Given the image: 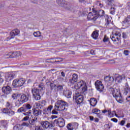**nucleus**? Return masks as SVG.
I'll use <instances>...</instances> for the list:
<instances>
[{"label":"nucleus","mask_w":130,"mask_h":130,"mask_svg":"<svg viewBox=\"0 0 130 130\" xmlns=\"http://www.w3.org/2000/svg\"><path fill=\"white\" fill-rule=\"evenodd\" d=\"M129 52V51H128V50H126L124 51V54H125V55L127 56L128 55V53Z\"/></svg>","instance_id":"obj_53"},{"label":"nucleus","mask_w":130,"mask_h":130,"mask_svg":"<svg viewBox=\"0 0 130 130\" xmlns=\"http://www.w3.org/2000/svg\"><path fill=\"white\" fill-rule=\"evenodd\" d=\"M111 120L112 121H113L114 122H117V121H118V120H117V119L115 118H112L111 119Z\"/></svg>","instance_id":"obj_54"},{"label":"nucleus","mask_w":130,"mask_h":130,"mask_svg":"<svg viewBox=\"0 0 130 130\" xmlns=\"http://www.w3.org/2000/svg\"><path fill=\"white\" fill-rule=\"evenodd\" d=\"M98 36H99V34L97 31H94L91 34V37L93 38V39H97L98 38Z\"/></svg>","instance_id":"obj_33"},{"label":"nucleus","mask_w":130,"mask_h":130,"mask_svg":"<svg viewBox=\"0 0 130 130\" xmlns=\"http://www.w3.org/2000/svg\"><path fill=\"white\" fill-rule=\"evenodd\" d=\"M106 25H108L109 24H110V21L107 19H106Z\"/></svg>","instance_id":"obj_59"},{"label":"nucleus","mask_w":130,"mask_h":130,"mask_svg":"<svg viewBox=\"0 0 130 130\" xmlns=\"http://www.w3.org/2000/svg\"><path fill=\"white\" fill-rule=\"evenodd\" d=\"M52 108H53L52 105L49 106L47 108H45L43 110V114L47 116L50 115V114H51V110H52Z\"/></svg>","instance_id":"obj_13"},{"label":"nucleus","mask_w":130,"mask_h":130,"mask_svg":"<svg viewBox=\"0 0 130 130\" xmlns=\"http://www.w3.org/2000/svg\"><path fill=\"white\" fill-rule=\"evenodd\" d=\"M35 130H43V128H42V126H36Z\"/></svg>","instance_id":"obj_51"},{"label":"nucleus","mask_w":130,"mask_h":130,"mask_svg":"<svg viewBox=\"0 0 130 130\" xmlns=\"http://www.w3.org/2000/svg\"><path fill=\"white\" fill-rule=\"evenodd\" d=\"M92 112L94 114H96V116L99 117V118H103V116H102L101 115H100V113H101V111L100 110L97 108H94L92 109Z\"/></svg>","instance_id":"obj_22"},{"label":"nucleus","mask_w":130,"mask_h":130,"mask_svg":"<svg viewBox=\"0 0 130 130\" xmlns=\"http://www.w3.org/2000/svg\"><path fill=\"white\" fill-rule=\"evenodd\" d=\"M8 95L9 94H7L6 93H4L3 94H2L1 95V98L2 99H7V98H8Z\"/></svg>","instance_id":"obj_45"},{"label":"nucleus","mask_w":130,"mask_h":130,"mask_svg":"<svg viewBox=\"0 0 130 130\" xmlns=\"http://www.w3.org/2000/svg\"><path fill=\"white\" fill-rule=\"evenodd\" d=\"M1 112L5 114H7L9 116H13V115H15V111H13L12 109H1Z\"/></svg>","instance_id":"obj_17"},{"label":"nucleus","mask_w":130,"mask_h":130,"mask_svg":"<svg viewBox=\"0 0 130 130\" xmlns=\"http://www.w3.org/2000/svg\"><path fill=\"white\" fill-rule=\"evenodd\" d=\"M24 109H25V111H27V110H30L31 108H32V106L29 104H27L24 106Z\"/></svg>","instance_id":"obj_35"},{"label":"nucleus","mask_w":130,"mask_h":130,"mask_svg":"<svg viewBox=\"0 0 130 130\" xmlns=\"http://www.w3.org/2000/svg\"><path fill=\"white\" fill-rule=\"evenodd\" d=\"M5 106L6 108L2 109H6L7 110H8L12 109V108H13V105H12V104L10 103V102H7Z\"/></svg>","instance_id":"obj_31"},{"label":"nucleus","mask_w":130,"mask_h":130,"mask_svg":"<svg viewBox=\"0 0 130 130\" xmlns=\"http://www.w3.org/2000/svg\"><path fill=\"white\" fill-rule=\"evenodd\" d=\"M8 128V123L6 120L0 121V130H7Z\"/></svg>","instance_id":"obj_20"},{"label":"nucleus","mask_w":130,"mask_h":130,"mask_svg":"<svg viewBox=\"0 0 130 130\" xmlns=\"http://www.w3.org/2000/svg\"><path fill=\"white\" fill-rule=\"evenodd\" d=\"M39 89L37 88H34L31 89V93L32 95V98L36 101H38L41 99V94H42V91L45 90V85L43 83H41L38 85Z\"/></svg>","instance_id":"obj_1"},{"label":"nucleus","mask_w":130,"mask_h":130,"mask_svg":"<svg viewBox=\"0 0 130 130\" xmlns=\"http://www.w3.org/2000/svg\"><path fill=\"white\" fill-rule=\"evenodd\" d=\"M122 79H123L122 76L117 74L116 75V76L114 78L115 82H116V83H121V82H122Z\"/></svg>","instance_id":"obj_24"},{"label":"nucleus","mask_w":130,"mask_h":130,"mask_svg":"<svg viewBox=\"0 0 130 130\" xmlns=\"http://www.w3.org/2000/svg\"><path fill=\"white\" fill-rule=\"evenodd\" d=\"M115 8L112 7L110 9V13L111 15H115Z\"/></svg>","instance_id":"obj_40"},{"label":"nucleus","mask_w":130,"mask_h":130,"mask_svg":"<svg viewBox=\"0 0 130 130\" xmlns=\"http://www.w3.org/2000/svg\"><path fill=\"white\" fill-rule=\"evenodd\" d=\"M20 34V30L18 29H15L13 30L11 32H10V37H8L6 40H5V41H9L11 40V39H13L14 38L15 36H17Z\"/></svg>","instance_id":"obj_9"},{"label":"nucleus","mask_w":130,"mask_h":130,"mask_svg":"<svg viewBox=\"0 0 130 130\" xmlns=\"http://www.w3.org/2000/svg\"><path fill=\"white\" fill-rule=\"evenodd\" d=\"M41 109L39 108L38 109H34L32 110V113L35 117L38 116L41 114L42 111L40 110Z\"/></svg>","instance_id":"obj_23"},{"label":"nucleus","mask_w":130,"mask_h":130,"mask_svg":"<svg viewBox=\"0 0 130 130\" xmlns=\"http://www.w3.org/2000/svg\"><path fill=\"white\" fill-rule=\"evenodd\" d=\"M51 90H53L54 89V87L56 86V85L54 84L53 83H51L50 84Z\"/></svg>","instance_id":"obj_48"},{"label":"nucleus","mask_w":130,"mask_h":130,"mask_svg":"<svg viewBox=\"0 0 130 130\" xmlns=\"http://www.w3.org/2000/svg\"><path fill=\"white\" fill-rule=\"evenodd\" d=\"M108 115H109V117H113L114 116L113 115V114L112 113L111 109L108 110Z\"/></svg>","instance_id":"obj_44"},{"label":"nucleus","mask_w":130,"mask_h":130,"mask_svg":"<svg viewBox=\"0 0 130 130\" xmlns=\"http://www.w3.org/2000/svg\"><path fill=\"white\" fill-rule=\"evenodd\" d=\"M121 34L118 30H115L113 35H111V39L114 42H117L120 40Z\"/></svg>","instance_id":"obj_8"},{"label":"nucleus","mask_w":130,"mask_h":130,"mask_svg":"<svg viewBox=\"0 0 130 130\" xmlns=\"http://www.w3.org/2000/svg\"><path fill=\"white\" fill-rule=\"evenodd\" d=\"M122 37L124 39H127L128 38V33L125 32H122Z\"/></svg>","instance_id":"obj_38"},{"label":"nucleus","mask_w":130,"mask_h":130,"mask_svg":"<svg viewBox=\"0 0 130 130\" xmlns=\"http://www.w3.org/2000/svg\"><path fill=\"white\" fill-rule=\"evenodd\" d=\"M90 53L91 54H92V55H95V51H94V50H91L90 51Z\"/></svg>","instance_id":"obj_60"},{"label":"nucleus","mask_w":130,"mask_h":130,"mask_svg":"<svg viewBox=\"0 0 130 130\" xmlns=\"http://www.w3.org/2000/svg\"><path fill=\"white\" fill-rule=\"evenodd\" d=\"M110 79H111V77H110V76H107L104 78V80L106 82H109V81H110Z\"/></svg>","instance_id":"obj_42"},{"label":"nucleus","mask_w":130,"mask_h":130,"mask_svg":"<svg viewBox=\"0 0 130 130\" xmlns=\"http://www.w3.org/2000/svg\"><path fill=\"white\" fill-rule=\"evenodd\" d=\"M79 124L77 122L71 123L68 124L67 127L68 130H74L76 128H78Z\"/></svg>","instance_id":"obj_16"},{"label":"nucleus","mask_w":130,"mask_h":130,"mask_svg":"<svg viewBox=\"0 0 130 130\" xmlns=\"http://www.w3.org/2000/svg\"><path fill=\"white\" fill-rule=\"evenodd\" d=\"M30 94H27L26 95L24 93H19V99H18L15 102V106L19 107L21 106L24 103H26L29 100V97H30Z\"/></svg>","instance_id":"obj_4"},{"label":"nucleus","mask_w":130,"mask_h":130,"mask_svg":"<svg viewBox=\"0 0 130 130\" xmlns=\"http://www.w3.org/2000/svg\"><path fill=\"white\" fill-rule=\"evenodd\" d=\"M102 113H104V114L106 113L107 112L108 113V110L105 109V110L102 111Z\"/></svg>","instance_id":"obj_58"},{"label":"nucleus","mask_w":130,"mask_h":130,"mask_svg":"<svg viewBox=\"0 0 130 130\" xmlns=\"http://www.w3.org/2000/svg\"><path fill=\"white\" fill-rule=\"evenodd\" d=\"M41 124L45 128H48L49 127H52L53 126L52 123H50L47 121H42Z\"/></svg>","instance_id":"obj_21"},{"label":"nucleus","mask_w":130,"mask_h":130,"mask_svg":"<svg viewBox=\"0 0 130 130\" xmlns=\"http://www.w3.org/2000/svg\"><path fill=\"white\" fill-rule=\"evenodd\" d=\"M63 94L67 98H71L72 96V91L70 90L64 91Z\"/></svg>","instance_id":"obj_29"},{"label":"nucleus","mask_w":130,"mask_h":130,"mask_svg":"<svg viewBox=\"0 0 130 130\" xmlns=\"http://www.w3.org/2000/svg\"><path fill=\"white\" fill-rule=\"evenodd\" d=\"M26 82V80L24 78H17L13 80L12 85L14 88H19L22 87Z\"/></svg>","instance_id":"obj_6"},{"label":"nucleus","mask_w":130,"mask_h":130,"mask_svg":"<svg viewBox=\"0 0 130 130\" xmlns=\"http://www.w3.org/2000/svg\"><path fill=\"white\" fill-rule=\"evenodd\" d=\"M75 88L76 89V90H79V89L82 88L81 93H83V94H86L88 91V87L86 85V82L83 80H81L79 82L77 83V85L75 86Z\"/></svg>","instance_id":"obj_5"},{"label":"nucleus","mask_w":130,"mask_h":130,"mask_svg":"<svg viewBox=\"0 0 130 130\" xmlns=\"http://www.w3.org/2000/svg\"><path fill=\"white\" fill-rule=\"evenodd\" d=\"M38 118L37 117H32V119L29 121V124L31 125H35V123L37 122Z\"/></svg>","instance_id":"obj_27"},{"label":"nucleus","mask_w":130,"mask_h":130,"mask_svg":"<svg viewBox=\"0 0 130 130\" xmlns=\"http://www.w3.org/2000/svg\"><path fill=\"white\" fill-rule=\"evenodd\" d=\"M78 79H79V76L77 74H73L72 78L69 79V83L71 85H74L75 83L78 82Z\"/></svg>","instance_id":"obj_15"},{"label":"nucleus","mask_w":130,"mask_h":130,"mask_svg":"<svg viewBox=\"0 0 130 130\" xmlns=\"http://www.w3.org/2000/svg\"><path fill=\"white\" fill-rule=\"evenodd\" d=\"M61 77H66V74H64V72H61Z\"/></svg>","instance_id":"obj_63"},{"label":"nucleus","mask_w":130,"mask_h":130,"mask_svg":"<svg viewBox=\"0 0 130 130\" xmlns=\"http://www.w3.org/2000/svg\"><path fill=\"white\" fill-rule=\"evenodd\" d=\"M57 88L58 91H62V90H63V87L62 85H58L57 86Z\"/></svg>","instance_id":"obj_46"},{"label":"nucleus","mask_w":130,"mask_h":130,"mask_svg":"<svg viewBox=\"0 0 130 130\" xmlns=\"http://www.w3.org/2000/svg\"><path fill=\"white\" fill-rule=\"evenodd\" d=\"M51 118L52 119H54V118H57V116L52 115Z\"/></svg>","instance_id":"obj_62"},{"label":"nucleus","mask_w":130,"mask_h":130,"mask_svg":"<svg viewBox=\"0 0 130 130\" xmlns=\"http://www.w3.org/2000/svg\"><path fill=\"white\" fill-rule=\"evenodd\" d=\"M32 114V111L29 110L28 112L26 111L23 113V115H25V116H28V117L29 116H31V115Z\"/></svg>","instance_id":"obj_37"},{"label":"nucleus","mask_w":130,"mask_h":130,"mask_svg":"<svg viewBox=\"0 0 130 130\" xmlns=\"http://www.w3.org/2000/svg\"><path fill=\"white\" fill-rule=\"evenodd\" d=\"M58 59L59 60V61H63V59H62V58H60V57H58V58H54V59Z\"/></svg>","instance_id":"obj_56"},{"label":"nucleus","mask_w":130,"mask_h":130,"mask_svg":"<svg viewBox=\"0 0 130 130\" xmlns=\"http://www.w3.org/2000/svg\"><path fill=\"white\" fill-rule=\"evenodd\" d=\"M95 86L98 91H99L100 92L103 91V89H104V86L103 85V84H102V82H101L100 80H97L95 82Z\"/></svg>","instance_id":"obj_12"},{"label":"nucleus","mask_w":130,"mask_h":130,"mask_svg":"<svg viewBox=\"0 0 130 130\" xmlns=\"http://www.w3.org/2000/svg\"><path fill=\"white\" fill-rule=\"evenodd\" d=\"M126 100H127L128 102L130 101V95L128 96L127 98H126Z\"/></svg>","instance_id":"obj_64"},{"label":"nucleus","mask_w":130,"mask_h":130,"mask_svg":"<svg viewBox=\"0 0 130 130\" xmlns=\"http://www.w3.org/2000/svg\"><path fill=\"white\" fill-rule=\"evenodd\" d=\"M89 0H79L80 3H88Z\"/></svg>","instance_id":"obj_57"},{"label":"nucleus","mask_w":130,"mask_h":130,"mask_svg":"<svg viewBox=\"0 0 130 130\" xmlns=\"http://www.w3.org/2000/svg\"><path fill=\"white\" fill-rule=\"evenodd\" d=\"M98 5H99L100 8H102V7H103V5L101 3H100L99 1H98Z\"/></svg>","instance_id":"obj_61"},{"label":"nucleus","mask_w":130,"mask_h":130,"mask_svg":"<svg viewBox=\"0 0 130 130\" xmlns=\"http://www.w3.org/2000/svg\"><path fill=\"white\" fill-rule=\"evenodd\" d=\"M22 126H26L27 127H31V125H30V124L27 122H23L21 124Z\"/></svg>","instance_id":"obj_41"},{"label":"nucleus","mask_w":130,"mask_h":130,"mask_svg":"<svg viewBox=\"0 0 130 130\" xmlns=\"http://www.w3.org/2000/svg\"><path fill=\"white\" fill-rule=\"evenodd\" d=\"M17 112L21 113V112H26V109L24 107H22L17 110Z\"/></svg>","instance_id":"obj_36"},{"label":"nucleus","mask_w":130,"mask_h":130,"mask_svg":"<svg viewBox=\"0 0 130 130\" xmlns=\"http://www.w3.org/2000/svg\"><path fill=\"white\" fill-rule=\"evenodd\" d=\"M128 93H130V87L127 83H125V87L124 88V95H127Z\"/></svg>","instance_id":"obj_28"},{"label":"nucleus","mask_w":130,"mask_h":130,"mask_svg":"<svg viewBox=\"0 0 130 130\" xmlns=\"http://www.w3.org/2000/svg\"><path fill=\"white\" fill-rule=\"evenodd\" d=\"M124 123H125V121L122 120L121 121L120 123H119V124H120V125H124Z\"/></svg>","instance_id":"obj_55"},{"label":"nucleus","mask_w":130,"mask_h":130,"mask_svg":"<svg viewBox=\"0 0 130 130\" xmlns=\"http://www.w3.org/2000/svg\"><path fill=\"white\" fill-rule=\"evenodd\" d=\"M87 18L89 19V20H93V21H96V20L98 19V17L96 16V10L92 9V12L89 13Z\"/></svg>","instance_id":"obj_11"},{"label":"nucleus","mask_w":130,"mask_h":130,"mask_svg":"<svg viewBox=\"0 0 130 130\" xmlns=\"http://www.w3.org/2000/svg\"><path fill=\"white\" fill-rule=\"evenodd\" d=\"M46 102L45 101H42L39 104H37V106L40 109H42L44 106H45Z\"/></svg>","instance_id":"obj_30"},{"label":"nucleus","mask_w":130,"mask_h":130,"mask_svg":"<svg viewBox=\"0 0 130 130\" xmlns=\"http://www.w3.org/2000/svg\"><path fill=\"white\" fill-rule=\"evenodd\" d=\"M52 123L56 126H59V127H63L66 125V121L64 119L62 118H59L57 119H55L52 121Z\"/></svg>","instance_id":"obj_7"},{"label":"nucleus","mask_w":130,"mask_h":130,"mask_svg":"<svg viewBox=\"0 0 130 130\" xmlns=\"http://www.w3.org/2000/svg\"><path fill=\"white\" fill-rule=\"evenodd\" d=\"M73 99H75L77 104H81L84 101V96L80 93H78L73 96Z\"/></svg>","instance_id":"obj_10"},{"label":"nucleus","mask_w":130,"mask_h":130,"mask_svg":"<svg viewBox=\"0 0 130 130\" xmlns=\"http://www.w3.org/2000/svg\"><path fill=\"white\" fill-rule=\"evenodd\" d=\"M89 102L91 106H92L93 107H95L97 105V100L94 98H91L89 100Z\"/></svg>","instance_id":"obj_25"},{"label":"nucleus","mask_w":130,"mask_h":130,"mask_svg":"<svg viewBox=\"0 0 130 130\" xmlns=\"http://www.w3.org/2000/svg\"><path fill=\"white\" fill-rule=\"evenodd\" d=\"M29 120V117L25 116L22 119V121H27Z\"/></svg>","instance_id":"obj_52"},{"label":"nucleus","mask_w":130,"mask_h":130,"mask_svg":"<svg viewBox=\"0 0 130 130\" xmlns=\"http://www.w3.org/2000/svg\"><path fill=\"white\" fill-rule=\"evenodd\" d=\"M3 72H0V84L2 85L3 83L4 82V78H3Z\"/></svg>","instance_id":"obj_39"},{"label":"nucleus","mask_w":130,"mask_h":130,"mask_svg":"<svg viewBox=\"0 0 130 130\" xmlns=\"http://www.w3.org/2000/svg\"><path fill=\"white\" fill-rule=\"evenodd\" d=\"M40 32L39 31H37V32H35L34 33V36H35V37H40Z\"/></svg>","instance_id":"obj_47"},{"label":"nucleus","mask_w":130,"mask_h":130,"mask_svg":"<svg viewBox=\"0 0 130 130\" xmlns=\"http://www.w3.org/2000/svg\"><path fill=\"white\" fill-rule=\"evenodd\" d=\"M66 107L69 106V104H68L66 102L62 100H59L55 104L54 108L55 109L53 110L51 113L52 114H58V112L56 111V110H58L59 111H63L66 109Z\"/></svg>","instance_id":"obj_2"},{"label":"nucleus","mask_w":130,"mask_h":130,"mask_svg":"<svg viewBox=\"0 0 130 130\" xmlns=\"http://www.w3.org/2000/svg\"><path fill=\"white\" fill-rule=\"evenodd\" d=\"M113 1L114 0H106V4H107V5H108V6H110V5H111V3H112V2H113Z\"/></svg>","instance_id":"obj_49"},{"label":"nucleus","mask_w":130,"mask_h":130,"mask_svg":"<svg viewBox=\"0 0 130 130\" xmlns=\"http://www.w3.org/2000/svg\"><path fill=\"white\" fill-rule=\"evenodd\" d=\"M20 97V93H13L12 95V98L14 99V100H16V99H19Z\"/></svg>","instance_id":"obj_34"},{"label":"nucleus","mask_w":130,"mask_h":130,"mask_svg":"<svg viewBox=\"0 0 130 130\" xmlns=\"http://www.w3.org/2000/svg\"><path fill=\"white\" fill-rule=\"evenodd\" d=\"M124 24H126L127 25H130V15L127 16L124 20L122 21Z\"/></svg>","instance_id":"obj_32"},{"label":"nucleus","mask_w":130,"mask_h":130,"mask_svg":"<svg viewBox=\"0 0 130 130\" xmlns=\"http://www.w3.org/2000/svg\"><path fill=\"white\" fill-rule=\"evenodd\" d=\"M51 59H54V58H48L45 61V62H49V63H52L54 62L53 61H48V60H51Z\"/></svg>","instance_id":"obj_50"},{"label":"nucleus","mask_w":130,"mask_h":130,"mask_svg":"<svg viewBox=\"0 0 130 130\" xmlns=\"http://www.w3.org/2000/svg\"><path fill=\"white\" fill-rule=\"evenodd\" d=\"M109 91L110 94H112L113 96L115 98L118 103H122V96L119 89L110 87Z\"/></svg>","instance_id":"obj_3"},{"label":"nucleus","mask_w":130,"mask_h":130,"mask_svg":"<svg viewBox=\"0 0 130 130\" xmlns=\"http://www.w3.org/2000/svg\"><path fill=\"white\" fill-rule=\"evenodd\" d=\"M109 40V38H108V37L106 35H105V36H104V38L103 40V41L104 42H108V41Z\"/></svg>","instance_id":"obj_43"},{"label":"nucleus","mask_w":130,"mask_h":130,"mask_svg":"<svg viewBox=\"0 0 130 130\" xmlns=\"http://www.w3.org/2000/svg\"><path fill=\"white\" fill-rule=\"evenodd\" d=\"M15 77V73L14 72H9L7 73L5 75V79L7 81H12L13 79Z\"/></svg>","instance_id":"obj_18"},{"label":"nucleus","mask_w":130,"mask_h":130,"mask_svg":"<svg viewBox=\"0 0 130 130\" xmlns=\"http://www.w3.org/2000/svg\"><path fill=\"white\" fill-rule=\"evenodd\" d=\"M56 3L60 7H64V8L70 10V8L68 7V3L66 1L63 0H56Z\"/></svg>","instance_id":"obj_19"},{"label":"nucleus","mask_w":130,"mask_h":130,"mask_svg":"<svg viewBox=\"0 0 130 130\" xmlns=\"http://www.w3.org/2000/svg\"><path fill=\"white\" fill-rule=\"evenodd\" d=\"M2 90L4 94L9 95L11 93V92H12V88L10 86L7 85L6 86H3L2 88Z\"/></svg>","instance_id":"obj_14"},{"label":"nucleus","mask_w":130,"mask_h":130,"mask_svg":"<svg viewBox=\"0 0 130 130\" xmlns=\"http://www.w3.org/2000/svg\"><path fill=\"white\" fill-rule=\"evenodd\" d=\"M104 11L103 10H95V15L98 18L103 17V16H104Z\"/></svg>","instance_id":"obj_26"}]
</instances>
